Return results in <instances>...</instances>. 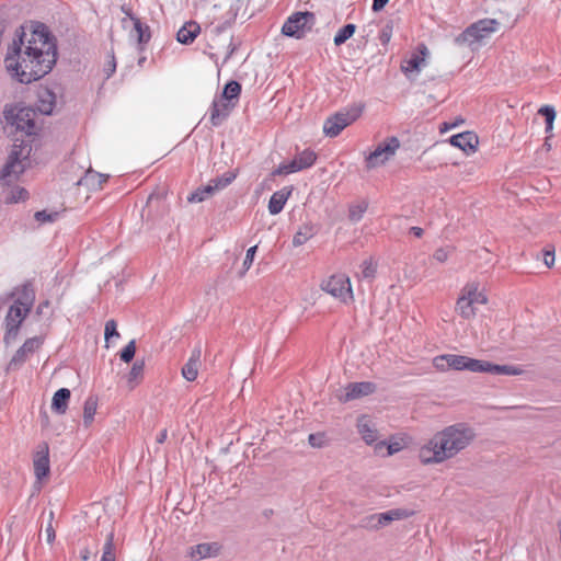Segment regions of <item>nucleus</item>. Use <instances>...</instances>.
<instances>
[{"mask_svg": "<svg viewBox=\"0 0 561 561\" xmlns=\"http://www.w3.org/2000/svg\"><path fill=\"white\" fill-rule=\"evenodd\" d=\"M57 55L56 37L48 26L42 22H31L28 38L23 25L16 28L8 49L5 67L20 83L28 84L51 71Z\"/></svg>", "mask_w": 561, "mask_h": 561, "instance_id": "nucleus-1", "label": "nucleus"}, {"mask_svg": "<svg viewBox=\"0 0 561 561\" xmlns=\"http://www.w3.org/2000/svg\"><path fill=\"white\" fill-rule=\"evenodd\" d=\"M476 437L473 428L463 423L450 425L437 433L420 450L424 463L442 462L465 449Z\"/></svg>", "mask_w": 561, "mask_h": 561, "instance_id": "nucleus-2", "label": "nucleus"}, {"mask_svg": "<svg viewBox=\"0 0 561 561\" xmlns=\"http://www.w3.org/2000/svg\"><path fill=\"white\" fill-rule=\"evenodd\" d=\"M19 296L10 306L4 319L5 333L3 342L7 346L15 342L20 328L30 313L35 300V290L31 283L22 285Z\"/></svg>", "mask_w": 561, "mask_h": 561, "instance_id": "nucleus-3", "label": "nucleus"}, {"mask_svg": "<svg viewBox=\"0 0 561 561\" xmlns=\"http://www.w3.org/2000/svg\"><path fill=\"white\" fill-rule=\"evenodd\" d=\"M7 124L14 126L16 131H21L25 137L37 135L36 110L32 106H22L20 104L5 106L3 111Z\"/></svg>", "mask_w": 561, "mask_h": 561, "instance_id": "nucleus-4", "label": "nucleus"}, {"mask_svg": "<svg viewBox=\"0 0 561 561\" xmlns=\"http://www.w3.org/2000/svg\"><path fill=\"white\" fill-rule=\"evenodd\" d=\"M240 93L241 84L238 81L230 80L225 84L220 99H215L210 106V123L213 126H219L222 119L229 115L231 108L236 105L233 101L239 100Z\"/></svg>", "mask_w": 561, "mask_h": 561, "instance_id": "nucleus-5", "label": "nucleus"}, {"mask_svg": "<svg viewBox=\"0 0 561 561\" xmlns=\"http://www.w3.org/2000/svg\"><path fill=\"white\" fill-rule=\"evenodd\" d=\"M499 26L500 23L495 19H482L466 27L455 41L459 45L467 44L476 49L473 46L480 45L484 38L496 32Z\"/></svg>", "mask_w": 561, "mask_h": 561, "instance_id": "nucleus-6", "label": "nucleus"}, {"mask_svg": "<svg viewBox=\"0 0 561 561\" xmlns=\"http://www.w3.org/2000/svg\"><path fill=\"white\" fill-rule=\"evenodd\" d=\"M363 104H353L351 107L329 116L323 124V133L328 137H336L341 131L354 123L363 113Z\"/></svg>", "mask_w": 561, "mask_h": 561, "instance_id": "nucleus-7", "label": "nucleus"}, {"mask_svg": "<svg viewBox=\"0 0 561 561\" xmlns=\"http://www.w3.org/2000/svg\"><path fill=\"white\" fill-rule=\"evenodd\" d=\"M316 15L310 11H297L289 15L282 26V34L293 38H304L316 25Z\"/></svg>", "mask_w": 561, "mask_h": 561, "instance_id": "nucleus-8", "label": "nucleus"}, {"mask_svg": "<svg viewBox=\"0 0 561 561\" xmlns=\"http://www.w3.org/2000/svg\"><path fill=\"white\" fill-rule=\"evenodd\" d=\"M433 365L442 371L454 369L480 373V368L482 367V359H476L458 354H444L434 357Z\"/></svg>", "mask_w": 561, "mask_h": 561, "instance_id": "nucleus-9", "label": "nucleus"}, {"mask_svg": "<svg viewBox=\"0 0 561 561\" xmlns=\"http://www.w3.org/2000/svg\"><path fill=\"white\" fill-rule=\"evenodd\" d=\"M317 160V154L311 149L298 152L290 161L282 162L273 170L272 175H288L311 168Z\"/></svg>", "mask_w": 561, "mask_h": 561, "instance_id": "nucleus-10", "label": "nucleus"}, {"mask_svg": "<svg viewBox=\"0 0 561 561\" xmlns=\"http://www.w3.org/2000/svg\"><path fill=\"white\" fill-rule=\"evenodd\" d=\"M400 147V141L397 137H388L382 142L378 144L377 147L366 158L367 169H373L379 164H383L388 161Z\"/></svg>", "mask_w": 561, "mask_h": 561, "instance_id": "nucleus-11", "label": "nucleus"}, {"mask_svg": "<svg viewBox=\"0 0 561 561\" xmlns=\"http://www.w3.org/2000/svg\"><path fill=\"white\" fill-rule=\"evenodd\" d=\"M321 289L342 302H347L353 299L351 282L345 275L331 276L329 279L322 282Z\"/></svg>", "mask_w": 561, "mask_h": 561, "instance_id": "nucleus-12", "label": "nucleus"}, {"mask_svg": "<svg viewBox=\"0 0 561 561\" xmlns=\"http://www.w3.org/2000/svg\"><path fill=\"white\" fill-rule=\"evenodd\" d=\"M19 154L16 151H10L5 163L0 169V183L2 185L11 184L25 171V163L19 160Z\"/></svg>", "mask_w": 561, "mask_h": 561, "instance_id": "nucleus-13", "label": "nucleus"}, {"mask_svg": "<svg viewBox=\"0 0 561 561\" xmlns=\"http://www.w3.org/2000/svg\"><path fill=\"white\" fill-rule=\"evenodd\" d=\"M42 344L43 339L41 336H33L27 339L12 356L10 363L8 364V370L18 369L35 351L42 346Z\"/></svg>", "mask_w": 561, "mask_h": 561, "instance_id": "nucleus-14", "label": "nucleus"}, {"mask_svg": "<svg viewBox=\"0 0 561 561\" xmlns=\"http://www.w3.org/2000/svg\"><path fill=\"white\" fill-rule=\"evenodd\" d=\"M356 428L362 439L369 446L378 443V431L375 423L367 414L357 417Z\"/></svg>", "mask_w": 561, "mask_h": 561, "instance_id": "nucleus-15", "label": "nucleus"}, {"mask_svg": "<svg viewBox=\"0 0 561 561\" xmlns=\"http://www.w3.org/2000/svg\"><path fill=\"white\" fill-rule=\"evenodd\" d=\"M33 465L37 480L41 481L49 476V448L46 443H43V445L39 446V449L35 453Z\"/></svg>", "mask_w": 561, "mask_h": 561, "instance_id": "nucleus-16", "label": "nucleus"}, {"mask_svg": "<svg viewBox=\"0 0 561 561\" xmlns=\"http://www.w3.org/2000/svg\"><path fill=\"white\" fill-rule=\"evenodd\" d=\"M448 141L451 146L463 150L467 154L474 152L479 144L478 136L473 131H462L453 135Z\"/></svg>", "mask_w": 561, "mask_h": 561, "instance_id": "nucleus-17", "label": "nucleus"}, {"mask_svg": "<svg viewBox=\"0 0 561 561\" xmlns=\"http://www.w3.org/2000/svg\"><path fill=\"white\" fill-rule=\"evenodd\" d=\"M419 51L413 53L401 65L402 72L409 78L412 79L411 73L414 71H420L421 67L425 65L424 56L427 54V47L422 44L419 46Z\"/></svg>", "mask_w": 561, "mask_h": 561, "instance_id": "nucleus-18", "label": "nucleus"}, {"mask_svg": "<svg viewBox=\"0 0 561 561\" xmlns=\"http://www.w3.org/2000/svg\"><path fill=\"white\" fill-rule=\"evenodd\" d=\"M415 512L413 510L398 507L392 508L383 513H378L377 523L379 528L390 525L394 520H402L413 516Z\"/></svg>", "mask_w": 561, "mask_h": 561, "instance_id": "nucleus-19", "label": "nucleus"}, {"mask_svg": "<svg viewBox=\"0 0 561 561\" xmlns=\"http://www.w3.org/2000/svg\"><path fill=\"white\" fill-rule=\"evenodd\" d=\"M201 356V347H195L192 351L187 363L182 367V376L186 379V381L192 382L197 378Z\"/></svg>", "mask_w": 561, "mask_h": 561, "instance_id": "nucleus-20", "label": "nucleus"}, {"mask_svg": "<svg viewBox=\"0 0 561 561\" xmlns=\"http://www.w3.org/2000/svg\"><path fill=\"white\" fill-rule=\"evenodd\" d=\"M201 33V26L195 21H188L176 33V41L182 45L192 44Z\"/></svg>", "mask_w": 561, "mask_h": 561, "instance_id": "nucleus-21", "label": "nucleus"}, {"mask_svg": "<svg viewBox=\"0 0 561 561\" xmlns=\"http://www.w3.org/2000/svg\"><path fill=\"white\" fill-rule=\"evenodd\" d=\"M291 191H293V187H283L282 190L275 192L271 196L268 206H267L271 215H277L283 210L287 199L291 195Z\"/></svg>", "mask_w": 561, "mask_h": 561, "instance_id": "nucleus-22", "label": "nucleus"}, {"mask_svg": "<svg viewBox=\"0 0 561 561\" xmlns=\"http://www.w3.org/2000/svg\"><path fill=\"white\" fill-rule=\"evenodd\" d=\"M523 370L517 366L513 365H497L486 360H482V367L480 368V373H486L490 375H519Z\"/></svg>", "mask_w": 561, "mask_h": 561, "instance_id": "nucleus-23", "label": "nucleus"}, {"mask_svg": "<svg viewBox=\"0 0 561 561\" xmlns=\"http://www.w3.org/2000/svg\"><path fill=\"white\" fill-rule=\"evenodd\" d=\"M71 393L69 388H59L51 400V410L57 414H65L68 409V403Z\"/></svg>", "mask_w": 561, "mask_h": 561, "instance_id": "nucleus-24", "label": "nucleus"}, {"mask_svg": "<svg viewBox=\"0 0 561 561\" xmlns=\"http://www.w3.org/2000/svg\"><path fill=\"white\" fill-rule=\"evenodd\" d=\"M56 104V95L48 89L41 92L39 99L36 105V114L50 115Z\"/></svg>", "mask_w": 561, "mask_h": 561, "instance_id": "nucleus-25", "label": "nucleus"}, {"mask_svg": "<svg viewBox=\"0 0 561 561\" xmlns=\"http://www.w3.org/2000/svg\"><path fill=\"white\" fill-rule=\"evenodd\" d=\"M7 186L8 187L4 188L2 193L3 202L5 204H16L28 198V192L24 187L11 186V184Z\"/></svg>", "mask_w": 561, "mask_h": 561, "instance_id": "nucleus-26", "label": "nucleus"}, {"mask_svg": "<svg viewBox=\"0 0 561 561\" xmlns=\"http://www.w3.org/2000/svg\"><path fill=\"white\" fill-rule=\"evenodd\" d=\"M128 15L134 22V30L137 33V42L139 45V49L144 50L145 45L151 38L150 27L147 24H144L138 18L134 16L133 14L128 13Z\"/></svg>", "mask_w": 561, "mask_h": 561, "instance_id": "nucleus-27", "label": "nucleus"}, {"mask_svg": "<svg viewBox=\"0 0 561 561\" xmlns=\"http://www.w3.org/2000/svg\"><path fill=\"white\" fill-rule=\"evenodd\" d=\"M218 552L217 543H198L190 548V556L192 559L201 560L204 558L213 557Z\"/></svg>", "mask_w": 561, "mask_h": 561, "instance_id": "nucleus-28", "label": "nucleus"}, {"mask_svg": "<svg viewBox=\"0 0 561 561\" xmlns=\"http://www.w3.org/2000/svg\"><path fill=\"white\" fill-rule=\"evenodd\" d=\"M347 391L342 393L336 391L335 397L340 402H348L352 400L359 399L362 397L369 396L374 392V388H345Z\"/></svg>", "mask_w": 561, "mask_h": 561, "instance_id": "nucleus-29", "label": "nucleus"}, {"mask_svg": "<svg viewBox=\"0 0 561 561\" xmlns=\"http://www.w3.org/2000/svg\"><path fill=\"white\" fill-rule=\"evenodd\" d=\"M99 399L94 394H90L83 405V424L85 427H89L94 421V415L98 410Z\"/></svg>", "mask_w": 561, "mask_h": 561, "instance_id": "nucleus-30", "label": "nucleus"}, {"mask_svg": "<svg viewBox=\"0 0 561 561\" xmlns=\"http://www.w3.org/2000/svg\"><path fill=\"white\" fill-rule=\"evenodd\" d=\"M456 309L463 319H471L476 316L473 300L461 295L456 304Z\"/></svg>", "mask_w": 561, "mask_h": 561, "instance_id": "nucleus-31", "label": "nucleus"}, {"mask_svg": "<svg viewBox=\"0 0 561 561\" xmlns=\"http://www.w3.org/2000/svg\"><path fill=\"white\" fill-rule=\"evenodd\" d=\"M108 175H104L102 173H98L93 170H90L85 173V175L79 181V184L83 183L92 188H101L102 184L106 182Z\"/></svg>", "mask_w": 561, "mask_h": 561, "instance_id": "nucleus-32", "label": "nucleus"}, {"mask_svg": "<svg viewBox=\"0 0 561 561\" xmlns=\"http://www.w3.org/2000/svg\"><path fill=\"white\" fill-rule=\"evenodd\" d=\"M10 151H16L19 154V160L25 161L28 159L31 151H32V145L30 140L20 139L18 137H14L13 145Z\"/></svg>", "mask_w": 561, "mask_h": 561, "instance_id": "nucleus-33", "label": "nucleus"}, {"mask_svg": "<svg viewBox=\"0 0 561 561\" xmlns=\"http://www.w3.org/2000/svg\"><path fill=\"white\" fill-rule=\"evenodd\" d=\"M10 151H16L19 154V160L25 161L28 159L31 151H32V145L30 140L20 139L18 137H14L13 145Z\"/></svg>", "mask_w": 561, "mask_h": 561, "instance_id": "nucleus-34", "label": "nucleus"}, {"mask_svg": "<svg viewBox=\"0 0 561 561\" xmlns=\"http://www.w3.org/2000/svg\"><path fill=\"white\" fill-rule=\"evenodd\" d=\"M215 188L213 187V184L209 182L207 185L198 187L196 191L190 194L187 197V201L190 203H201L204 202L206 198L211 196L215 193Z\"/></svg>", "mask_w": 561, "mask_h": 561, "instance_id": "nucleus-35", "label": "nucleus"}, {"mask_svg": "<svg viewBox=\"0 0 561 561\" xmlns=\"http://www.w3.org/2000/svg\"><path fill=\"white\" fill-rule=\"evenodd\" d=\"M356 31V25L353 23H348L343 25L333 38V43L335 46L343 45L347 39H350Z\"/></svg>", "mask_w": 561, "mask_h": 561, "instance_id": "nucleus-36", "label": "nucleus"}, {"mask_svg": "<svg viewBox=\"0 0 561 561\" xmlns=\"http://www.w3.org/2000/svg\"><path fill=\"white\" fill-rule=\"evenodd\" d=\"M101 561H116L114 534L112 531L106 536Z\"/></svg>", "mask_w": 561, "mask_h": 561, "instance_id": "nucleus-37", "label": "nucleus"}, {"mask_svg": "<svg viewBox=\"0 0 561 561\" xmlns=\"http://www.w3.org/2000/svg\"><path fill=\"white\" fill-rule=\"evenodd\" d=\"M538 114L545 118L546 122V133H549L553 129V122L556 119V110L551 105H543L538 110Z\"/></svg>", "mask_w": 561, "mask_h": 561, "instance_id": "nucleus-38", "label": "nucleus"}, {"mask_svg": "<svg viewBox=\"0 0 561 561\" xmlns=\"http://www.w3.org/2000/svg\"><path fill=\"white\" fill-rule=\"evenodd\" d=\"M462 295L465 297H469V299H472L473 300V305L474 304L484 305L488 301L486 297L483 294L478 291V285L477 284H468L465 287Z\"/></svg>", "mask_w": 561, "mask_h": 561, "instance_id": "nucleus-39", "label": "nucleus"}, {"mask_svg": "<svg viewBox=\"0 0 561 561\" xmlns=\"http://www.w3.org/2000/svg\"><path fill=\"white\" fill-rule=\"evenodd\" d=\"M308 443L313 448H324L330 445V439L325 432H317L309 434Z\"/></svg>", "mask_w": 561, "mask_h": 561, "instance_id": "nucleus-40", "label": "nucleus"}, {"mask_svg": "<svg viewBox=\"0 0 561 561\" xmlns=\"http://www.w3.org/2000/svg\"><path fill=\"white\" fill-rule=\"evenodd\" d=\"M313 236V231L311 227H305L297 231L293 238V245L300 247L305 244L311 237Z\"/></svg>", "mask_w": 561, "mask_h": 561, "instance_id": "nucleus-41", "label": "nucleus"}, {"mask_svg": "<svg viewBox=\"0 0 561 561\" xmlns=\"http://www.w3.org/2000/svg\"><path fill=\"white\" fill-rule=\"evenodd\" d=\"M234 179H236L234 173L226 172L221 176L211 180L210 183L213 184V187L215 188V191H219V190L227 187Z\"/></svg>", "mask_w": 561, "mask_h": 561, "instance_id": "nucleus-42", "label": "nucleus"}, {"mask_svg": "<svg viewBox=\"0 0 561 561\" xmlns=\"http://www.w3.org/2000/svg\"><path fill=\"white\" fill-rule=\"evenodd\" d=\"M368 204L362 202L357 205H353L348 210V218L351 221L357 222L363 218L364 213L367 210Z\"/></svg>", "mask_w": 561, "mask_h": 561, "instance_id": "nucleus-43", "label": "nucleus"}, {"mask_svg": "<svg viewBox=\"0 0 561 561\" xmlns=\"http://www.w3.org/2000/svg\"><path fill=\"white\" fill-rule=\"evenodd\" d=\"M144 369H145V362H144V359H141V360L137 359L134 363L131 369L128 373V376H127L128 382L138 381L139 378L144 374Z\"/></svg>", "mask_w": 561, "mask_h": 561, "instance_id": "nucleus-44", "label": "nucleus"}, {"mask_svg": "<svg viewBox=\"0 0 561 561\" xmlns=\"http://www.w3.org/2000/svg\"><path fill=\"white\" fill-rule=\"evenodd\" d=\"M58 211L48 213L47 210H38L34 214L35 220L39 224L54 222L58 219Z\"/></svg>", "mask_w": 561, "mask_h": 561, "instance_id": "nucleus-45", "label": "nucleus"}, {"mask_svg": "<svg viewBox=\"0 0 561 561\" xmlns=\"http://www.w3.org/2000/svg\"><path fill=\"white\" fill-rule=\"evenodd\" d=\"M136 353V342L135 340L129 341V343L119 352V358L125 362L129 363L133 360Z\"/></svg>", "mask_w": 561, "mask_h": 561, "instance_id": "nucleus-46", "label": "nucleus"}, {"mask_svg": "<svg viewBox=\"0 0 561 561\" xmlns=\"http://www.w3.org/2000/svg\"><path fill=\"white\" fill-rule=\"evenodd\" d=\"M256 251H257V245H253L248 249L245 257L243 260L242 270L239 273L240 277H242L245 274V272L251 267Z\"/></svg>", "mask_w": 561, "mask_h": 561, "instance_id": "nucleus-47", "label": "nucleus"}, {"mask_svg": "<svg viewBox=\"0 0 561 561\" xmlns=\"http://www.w3.org/2000/svg\"><path fill=\"white\" fill-rule=\"evenodd\" d=\"M378 513L365 516L360 519L359 525L368 530H378L379 525L377 523Z\"/></svg>", "mask_w": 561, "mask_h": 561, "instance_id": "nucleus-48", "label": "nucleus"}, {"mask_svg": "<svg viewBox=\"0 0 561 561\" xmlns=\"http://www.w3.org/2000/svg\"><path fill=\"white\" fill-rule=\"evenodd\" d=\"M119 333L117 331V323L115 320L111 319L106 321L104 328V339L108 342L112 337H118Z\"/></svg>", "mask_w": 561, "mask_h": 561, "instance_id": "nucleus-49", "label": "nucleus"}, {"mask_svg": "<svg viewBox=\"0 0 561 561\" xmlns=\"http://www.w3.org/2000/svg\"><path fill=\"white\" fill-rule=\"evenodd\" d=\"M383 449H387V456H391L394 453L399 451L400 447L398 443L387 444L385 440H380L375 445L376 453H381Z\"/></svg>", "mask_w": 561, "mask_h": 561, "instance_id": "nucleus-50", "label": "nucleus"}, {"mask_svg": "<svg viewBox=\"0 0 561 561\" xmlns=\"http://www.w3.org/2000/svg\"><path fill=\"white\" fill-rule=\"evenodd\" d=\"M392 31H393V26H392V22H388L380 31V34H379V39L381 42L382 45H386L390 42V38L392 36Z\"/></svg>", "mask_w": 561, "mask_h": 561, "instance_id": "nucleus-51", "label": "nucleus"}, {"mask_svg": "<svg viewBox=\"0 0 561 561\" xmlns=\"http://www.w3.org/2000/svg\"><path fill=\"white\" fill-rule=\"evenodd\" d=\"M362 267H363L362 275L364 278H366V279L374 278V276L376 274V266L371 262L364 261Z\"/></svg>", "mask_w": 561, "mask_h": 561, "instance_id": "nucleus-52", "label": "nucleus"}, {"mask_svg": "<svg viewBox=\"0 0 561 561\" xmlns=\"http://www.w3.org/2000/svg\"><path fill=\"white\" fill-rule=\"evenodd\" d=\"M53 519H54V512L50 511L49 512V516H48V524H47L46 529H45L48 543H51L55 540V537H56V533H55V529L53 527Z\"/></svg>", "mask_w": 561, "mask_h": 561, "instance_id": "nucleus-53", "label": "nucleus"}, {"mask_svg": "<svg viewBox=\"0 0 561 561\" xmlns=\"http://www.w3.org/2000/svg\"><path fill=\"white\" fill-rule=\"evenodd\" d=\"M108 60L106 61L105 64V67H104V71L106 73V79H108L116 70V60H115V56H114V53L111 51V54L108 55Z\"/></svg>", "mask_w": 561, "mask_h": 561, "instance_id": "nucleus-54", "label": "nucleus"}, {"mask_svg": "<svg viewBox=\"0 0 561 561\" xmlns=\"http://www.w3.org/2000/svg\"><path fill=\"white\" fill-rule=\"evenodd\" d=\"M448 255H449V250L448 249L439 248V249L435 250V252L433 254V257L437 262L444 263L448 259Z\"/></svg>", "mask_w": 561, "mask_h": 561, "instance_id": "nucleus-55", "label": "nucleus"}, {"mask_svg": "<svg viewBox=\"0 0 561 561\" xmlns=\"http://www.w3.org/2000/svg\"><path fill=\"white\" fill-rule=\"evenodd\" d=\"M543 262L547 267H551L554 263V251L546 250L543 252Z\"/></svg>", "mask_w": 561, "mask_h": 561, "instance_id": "nucleus-56", "label": "nucleus"}, {"mask_svg": "<svg viewBox=\"0 0 561 561\" xmlns=\"http://www.w3.org/2000/svg\"><path fill=\"white\" fill-rule=\"evenodd\" d=\"M231 23H232V20L224 21V22L217 24L214 30L217 34H220V33L225 32L228 27H230Z\"/></svg>", "mask_w": 561, "mask_h": 561, "instance_id": "nucleus-57", "label": "nucleus"}, {"mask_svg": "<svg viewBox=\"0 0 561 561\" xmlns=\"http://www.w3.org/2000/svg\"><path fill=\"white\" fill-rule=\"evenodd\" d=\"M388 2L389 0H373L371 9L374 12H379L386 7Z\"/></svg>", "mask_w": 561, "mask_h": 561, "instance_id": "nucleus-58", "label": "nucleus"}, {"mask_svg": "<svg viewBox=\"0 0 561 561\" xmlns=\"http://www.w3.org/2000/svg\"><path fill=\"white\" fill-rule=\"evenodd\" d=\"M167 436H168V432H167V430L164 428V430H162V431L157 435V438H156L157 443H158V444H163V443L165 442V439H167Z\"/></svg>", "mask_w": 561, "mask_h": 561, "instance_id": "nucleus-59", "label": "nucleus"}, {"mask_svg": "<svg viewBox=\"0 0 561 561\" xmlns=\"http://www.w3.org/2000/svg\"><path fill=\"white\" fill-rule=\"evenodd\" d=\"M59 375H70L71 377H78L75 371H72L71 369H59L55 373V377L59 376Z\"/></svg>", "mask_w": 561, "mask_h": 561, "instance_id": "nucleus-60", "label": "nucleus"}, {"mask_svg": "<svg viewBox=\"0 0 561 561\" xmlns=\"http://www.w3.org/2000/svg\"><path fill=\"white\" fill-rule=\"evenodd\" d=\"M410 232L414 237L421 238L423 236L424 230L421 227H411Z\"/></svg>", "mask_w": 561, "mask_h": 561, "instance_id": "nucleus-61", "label": "nucleus"}, {"mask_svg": "<svg viewBox=\"0 0 561 561\" xmlns=\"http://www.w3.org/2000/svg\"><path fill=\"white\" fill-rule=\"evenodd\" d=\"M234 50H236V46L232 44V41H231L230 44H229V50H228V53H227V55H226V57L224 59V62L228 61V59L232 56Z\"/></svg>", "mask_w": 561, "mask_h": 561, "instance_id": "nucleus-62", "label": "nucleus"}, {"mask_svg": "<svg viewBox=\"0 0 561 561\" xmlns=\"http://www.w3.org/2000/svg\"><path fill=\"white\" fill-rule=\"evenodd\" d=\"M346 386H374V385L369 381H352V382H348Z\"/></svg>", "mask_w": 561, "mask_h": 561, "instance_id": "nucleus-63", "label": "nucleus"}, {"mask_svg": "<svg viewBox=\"0 0 561 561\" xmlns=\"http://www.w3.org/2000/svg\"><path fill=\"white\" fill-rule=\"evenodd\" d=\"M81 558L87 561L89 560L90 558V551L88 549H84L82 552H81Z\"/></svg>", "mask_w": 561, "mask_h": 561, "instance_id": "nucleus-64", "label": "nucleus"}]
</instances>
